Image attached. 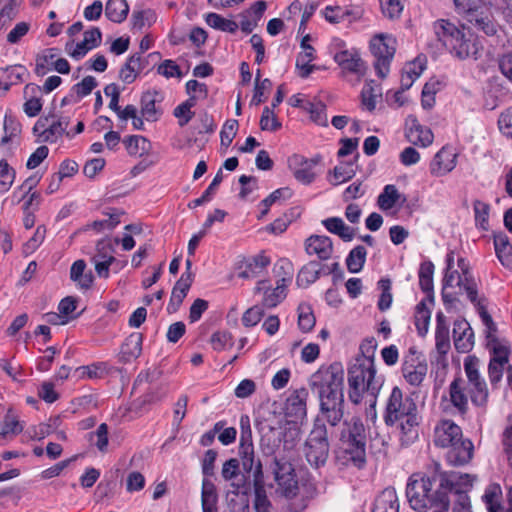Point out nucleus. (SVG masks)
<instances>
[{
  "label": "nucleus",
  "instance_id": "nucleus-1",
  "mask_svg": "<svg viewBox=\"0 0 512 512\" xmlns=\"http://www.w3.org/2000/svg\"><path fill=\"white\" fill-rule=\"evenodd\" d=\"M456 474L441 470L437 462L427 472L410 475L406 485V497L410 507L416 512H448L449 494L454 489Z\"/></svg>",
  "mask_w": 512,
  "mask_h": 512
},
{
  "label": "nucleus",
  "instance_id": "nucleus-2",
  "mask_svg": "<svg viewBox=\"0 0 512 512\" xmlns=\"http://www.w3.org/2000/svg\"><path fill=\"white\" fill-rule=\"evenodd\" d=\"M310 388L319 398V415L324 423L338 426L344 417V370L339 362L320 367L310 378Z\"/></svg>",
  "mask_w": 512,
  "mask_h": 512
},
{
  "label": "nucleus",
  "instance_id": "nucleus-3",
  "mask_svg": "<svg viewBox=\"0 0 512 512\" xmlns=\"http://www.w3.org/2000/svg\"><path fill=\"white\" fill-rule=\"evenodd\" d=\"M370 429L358 416L344 420L339 434L336 459L345 467L362 470L367 465V442Z\"/></svg>",
  "mask_w": 512,
  "mask_h": 512
},
{
  "label": "nucleus",
  "instance_id": "nucleus-4",
  "mask_svg": "<svg viewBox=\"0 0 512 512\" xmlns=\"http://www.w3.org/2000/svg\"><path fill=\"white\" fill-rule=\"evenodd\" d=\"M240 429L238 455L239 458H241L242 468L248 474L252 473L253 475V487L255 494L253 506L255 512H272V504L267 497L264 487L262 463L259 459L255 458L252 429L250 419L247 415L241 416Z\"/></svg>",
  "mask_w": 512,
  "mask_h": 512
},
{
  "label": "nucleus",
  "instance_id": "nucleus-5",
  "mask_svg": "<svg viewBox=\"0 0 512 512\" xmlns=\"http://www.w3.org/2000/svg\"><path fill=\"white\" fill-rule=\"evenodd\" d=\"M375 363L356 361L348 368L349 399L354 404L362 401L364 393L370 394L374 401L372 407H375L376 397L383 385V378L376 376Z\"/></svg>",
  "mask_w": 512,
  "mask_h": 512
},
{
  "label": "nucleus",
  "instance_id": "nucleus-6",
  "mask_svg": "<svg viewBox=\"0 0 512 512\" xmlns=\"http://www.w3.org/2000/svg\"><path fill=\"white\" fill-rule=\"evenodd\" d=\"M329 452L330 443L326 424L320 418H315L313 428L303 446L305 459L312 468L318 469L327 463Z\"/></svg>",
  "mask_w": 512,
  "mask_h": 512
},
{
  "label": "nucleus",
  "instance_id": "nucleus-7",
  "mask_svg": "<svg viewBox=\"0 0 512 512\" xmlns=\"http://www.w3.org/2000/svg\"><path fill=\"white\" fill-rule=\"evenodd\" d=\"M277 491L287 499H292L299 492L298 479L291 461L278 451L271 464Z\"/></svg>",
  "mask_w": 512,
  "mask_h": 512
},
{
  "label": "nucleus",
  "instance_id": "nucleus-8",
  "mask_svg": "<svg viewBox=\"0 0 512 512\" xmlns=\"http://www.w3.org/2000/svg\"><path fill=\"white\" fill-rule=\"evenodd\" d=\"M370 50L375 57V71L383 79L390 71V64L396 52V39L388 34L375 35L370 41Z\"/></svg>",
  "mask_w": 512,
  "mask_h": 512
},
{
  "label": "nucleus",
  "instance_id": "nucleus-9",
  "mask_svg": "<svg viewBox=\"0 0 512 512\" xmlns=\"http://www.w3.org/2000/svg\"><path fill=\"white\" fill-rule=\"evenodd\" d=\"M412 412H417L415 401L409 396L404 397L403 391L398 386L393 387L386 401L383 414L386 426H395L399 420Z\"/></svg>",
  "mask_w": 512,
  "mask_h": 512
},
{
  "label": "nucleus",
  "instance_id": "nucleus-10",
  "mask_svg": "<svg viewBox=\"0 0 512 512\" xmlns=\"http://www.w3.org/2000/svg\"><path fill=\"white\" fill-rule=\"evenodd\" d=\"M466 21L473 29L483 33L496 43L501 42L506 36L505 28L499 24L491 8L485 5L468 14Z\"/></svg>",
  "mask_w": 512,
  "mask_h": 512
},
{
  "label": "nucleus",
  "instance_id": "nucleus-11",
  "mask_svg": "<svg viewBox=\"0 0 512 512\" xmlns=\"http://www.w3.org/2000/svg\"><path fill=\"white\" fill-rule=\"evenodd\" d=\"M401 371L404 379L410 385L420 386L427 375L428 365L424 359H420L415 348L411 347L409 355L404 358Z\"/></svg>",
  "mask_w": 512,
  "mask_h": 512
},
{
  "label": "nucleus",
  "instance_id": "nucleus-12",
  "mask_svg": "<svg viewBox=\"0 0 512 512\" xmlns=\"http://www.w3.org/2000/svg\"><path fill=\"white\" fill-rule=\"evenodd\" d=\"M308 391L306 388L294 390L286 399L284 412L291 422H301L307 415Z\"/></svg>",
  "mask_w": 512,
  "mask_h": 512
},
{
  "label": "nucleus",
  "instance_id": "nucleus-13",
  "mask_svg": "<svg viewBox=\"0 0 512 512\" xmlns=\"http://www.w3.org/2000/svg\"><path fill=\"white\" fill-rule=\"evenodd\" d=\"M464 29L465 28L463 26L462 32L457 38V43H455L449 51L460 60L467 58H473L476 60L480 56L482 47L480 46L478 37L470 32L466 34Z\"/></svg>",
  "mask_w": 512,
  "mask_h": 512
},
{
  "label": "nucleus",
  "instance_id": "nucleus-14",
  "mask_svg": "<svg viewBox=\"0 0 512 512\" xmlns=\"http://www.w3.org/2000/svg\"><path fill=\"white\" fill-rule=\"evenodd\" d=\"M240 461L241 459L231 458L224 462L222 466L221 475L226 481H232L231 485L236 488V490H240L242 488L249 487L251 481L253 482L252 473L248 474L244 469L243 473L240 472Z\"/></svg>",
  "mask_w": 512,
  "mask_h": 512
},
{
  "label": "nucleus",
  "instance_id": "nucleus-15",
  "mask_svg": "<svg viewBox=\"0 0 512 512\" xmlns=\"http://www.w3.org/2000/svg\"><path fill=\"white\" fill-rule=\"evenodd\" d=\"M462 438L460 426L451 420H443L434 431V444L438 447L449 448Z\"/></svg>",
  "mask_w": 512,
  "mask_h": 512
},
{
  "label": "nucleus",
  "instance_id": "nucleus-16",
  "mask_svg": "<svg viewBox=\"0 0 512 512\" xmlns=\"http://www.w3.org/2000/svg\"><path fill=\"white\" fill-rule=\"evenodd\" d=\"M453 338L455 349L459 353H468L474 346V332L464 319H457L453 324Z\"/></svg>",
  "mask_w": 512,
  "mask_h": 512
},
{
  "label": "nucleus",
  "instance_id": "nucleus-17",
  "mask_svg": "<svg viewBox=\"0 0 512 512\" xmlns=\"http://www.w3.org/2000/svg\"><path fill=\"white\" fill-rule=\"evenodd\" d=\"M406 124L405 136L410 143L427 147L433 142L432 131L422 126L415 116H408Z\"/></svg>",
  "mask_w": 512,
  "mask_h": 512
},
{
  "label": "nucleus",
  "instance_id": "nucleus-18",
  "mask_svg": "<svg viewBox=\"0 0 512 512\" xmlns=\"http://www.w3.org/2000/svg\"><path fill=\"white\" fill-rule=\"evenodd\" d=\"M433 31L437 40L448 50L457 43L462 29L447 19H438L433 23Z\"/></svg>",
  "mask_w": 512,
  "mask_h": 512
},
{
  "label": "nucleus",
  "instance_id": "nucleus-19",
  "mask_svg": "<svg viewBox=\"0 0 512 512\" xmlns=\"http://www.w3.org/2000/svg\"><path fill=\"white\" fill-rule=\"evenodd\" d=\"M305 251L308 255H317L320 260H328L333 254V242L324 235H311L305 240Z\"/></svg>",
  "mask_w": 512,
  "mask_h": 512
},
{
  "label": "nucleus",
  "instance_id": "nucleus-20",
  "mask_svg": "<svg viewBox=\"0 0 512 512\" xmlns=\"http://www.w3.org/2000/svg\"><path fill=\"white\" fill-rule=\"evenodd\" d=\"M446 458L453 466H462L470 462L473 457L474 446L469 439L457 441L449 447Z\"/></svg>",
  "mask_w": 512,
  "mask_h": 512
},
{
  "label": "nucleus",
  "instance_id": "nucleus-21",
  "mask_svg": "<svg viewBox=\"0 0 512 512\" xmlns=\"http://www.w3.org/2000/svg\"><path fill=\"white\" fill-rule=\"evenodd\" d=\"M450 402L457 412L464 416L468 412V397L466 395L465 381L462 377H455L449 385Z\"/></svg>",
  "mask_w": 512,
  "mask_h": 512
},
{
  "label": "nucleus",
  "instance_id": "nucleus-22",
  "mask_svg": "<svg viewBox=\"0 0 512 512\" xmlns=\"http://www.w3.org/2000/svg\"><path fill=\"white\" fill-rule=\"evenodd\" d=\"M293 161L298 166L293 172L295 179L305 185L311 184L316 176L313 169L320 161V156L306 159L302 156L295 155Z\"/></svg>",
  "mask_w": 512,
  "mask_h": 512
},
{
  "label": "nucleus",
  "instance_id": "nucleus-23",
  "mask_svg": "<svg viewBox=\"0 0 512 512\" xmlns=\"http://www.w3.org/2000/svg\"><path fill=\"white\" fill-rule=\"evenodd\" d=\"M142 342L143 336L141 333H131L121 345L119 361L125 364L137 359L142 352Z\"/></svg>",
  "mask_w": 512,
  "mask_h": 512
},
{
  "label": "nucleus",
  "instance_id": "nucleus-24",
  "mask_svg": "<svg viewBox=\"0 0 512 512\" xmlns=\"http://www.w3.org/2000/svg\"><path fill=\"white\" fill-rule=\"evenodd\" d=\"M334 60L343 70L358 75H364L365 73V63L356 52L340 51L335 54Z\"/></svg>",
  "mask_w": 512,
  "mask_h": 512
},
{
  "label": "nucleus",
  "instance_id": "nucleus-25",
  "mask_svg": "<svg viewBox=\"0 0 512 512\" xmlns=\"http://www.w3.org/2000/svg\"><path fill=\"white\" fill-rule=\"evenodd\" d=\"M455 158V154L451 153V151L445 148H442L439 152L436 153L433 160L431 161V174L437 177L446 175L454 169L456 165Z\"/></svg>",
  "mask_w": 512,
  "mask_h": 512
},
{
  "label": "nucleus",
  "instance_id": "nucleus-26",
  "mask_svg": "<svg viewBox=\"0 0 512 512\" xmlns=\"http://www.w3.org/2000/svg\"><path fill=\"white\" fill-rule=\"evenodd\" d=\"M396 425L400 429L402 445H410L418 438L419 418L417 412L405 416Z\"/></svg>",
  "mask_w": 512,
  "mask_h": 512
},
{
  "label": "nucleus",
  "instance_id": "nucleus-27",
  "mask_svg": "<svg viewBox=\"0 0 512 512\" xmlns=\"http://www.w3.org/2000/svg\"><path fill=\"white\" fill-rule=\"evenodd\" d=\"M270 264L269 257L257 255L243 262L239 269L238 277L242 279L256 278Z\"/></svg>",
  "mask_w": 512,
  "mask_h": 512
},
{
  "label": "nucleus",
  "instance_id": "nucleus-28",
  "mask_svg": "<svg viewBox=\"0 0 512 512\" xmlns=\"http://www.w3.org/2000/svg\"><path fill=\"white\" fill-rule=\"evenodd\" d=\"M324 267L325 266L316 260L308 262L298 272L296 278L297 286L307 288L309 285L316 282L319 279Z\"/></svg>",
  "mask_w": 512,
  "mask_h": 512
},
{
  "label": "nucleus",
  "instance_id": "nucleus-29",
  "mask_svg": "<svg viewBox=\"0 0 512 512\" xmlns=\"http://www.w3.org/2000/svg\"><path fill=\"white\" fill-rule=\"evenodd\" d=\"M435 340L438 353L445 355L450 349V338L449 325L442 312H438L436 315Z\"/></svg>",
  "mask_w": 512,
  "mask_h": 512
},
{
  "label": "nucleus",
  "instance_id": "nucleus-30",
  "mask_svg": "<svg viewBox=\"0 0 512 512\" xmlns=\"http://www.w3.org/2000/svg\"><path fill=\"white\" fill-rule=\"evenodd\" d=\"M434 264L431 261H424L420 264L418 276L419 286L421 290L426 293V299L430 302H434Z\"/></svg>",
  "mask_w": 512,
  "mask_h": 512
},
{
  "label": "nucleus",
  "instance_id": "nucleus-31",
  "mask_svg": "<svg viewBox=\"0 0 512 512\" xmlns=\"http://www.w3.org/2000/svg\"><path fill=\"white\" fill-rule=\"evenodd\" d=\"M27 72L22 65H12L0 68V88L7 92L11 86L23 81V75Z\"/></svg>",
  "mask_w": 512,
  "mask_h": 512
},
{
  "label": "nucleus",
  "instance_id": "nucleus-32",
  "mask_svg": "<svg viewBox=\"0 0 512 512\" xmlns=\"http://www.w3.org/2000/svg\"><path fill=\"white\" fill-rule=\"evenodd\" d=\"M494 247L501 264L507 268H512V246L509 237L503 232L495 234Z\"/></svg>",
  "mask_w": 512,
  "mask_h": 512
},
{
  "label": "nucleus",
  "instance_id": "nucleus-33",
  "mask_svg": "<svg viewBox=\"0 0 512 512\" xmlns=\"http://www.w3.org/2000/svg\"><path fill=\"white\" fill-rule=\"evenodd\" d=\"M372 512H399V502L394 488H386L375 501Z\"/></svg>",
  "mask_w": 512,
  "mask_h": 512
},
{
  "label": "nucleus",
  "instance_id": "nucleus-34",
  "mask_svg": "<svg viewBox=\"0 0 512 512\" xmlns=\"http://www.w3.org/2000/svg\"><path fill=\"white\" fill-rule=\"evenodd\" d=\"M86 263L84 260H76L70 268V279L74 281L81 289H89L94 280L91 271L85 272Z\"/></svg>",
  "mask_w": 512,
  "mask_h": 512
},
{
  "label": "nucleus",
  "instance_id": "nucleus-35",
  "mask_svg": "<svg viewBox=\"0 0 512 512\" xmlns=\"http://www.w3.org/2000/svg\"><path fill=\"white\" fill-rule=\"evenodd\" d=\"M192 283L186 278H179L172 289V295L167 306L168 313H175L181 306Z\"/></svg>",
  "mask_w": 512,
  "mask_h": 512
},
{
  "label": "nucleus",
  "instance_id": "nucleus-36",
  "mask_svg": "<svg viewBox=\"0 0 512 512\" xmlns=\"http://www.w3.org/2000/svg\"><path fill=\"white\" fill-rule=\"evenodd\" d=\"M129 13V5L126 0H108L105 6L106 17L114 23H122Z\"/></svg>",
  "mask_w": 512,
  "mask_h": 512
},
{
  "label": "nucleus",
  "instance_id": "nucleus-37",
  "mask_svg": "<svg viewBox=\"0 0 512 512\" xmlns=\"http://www.w3.org/2000/svg\"><path fill=\"white\" fill-rule=\"evenodd\" d=\"M201 502L203 512H217L218 494L215 485L208 479L202 482Z\"/></svg>",
  "mask_w": 512,
  "mask_h": 512
},
{
  "label": "nucleus",
  "instance_id": "nucleus-38",
  "mask_svg": "<svg viewBox=\"0 0 512 512\" xmlns=\"http://www.w3.org/2000/svg\"><path fill=\"white\" fill-rule=\"evenodd\" d=\"M159 95L160 93L157 91H146L141 96V114L147 121L154 122L158 120V111L155 104Z\"/></svg>",
  "mask_w": 512,
  "mask_h": 512
},
{
  "label": "nucleus",
  "instance_id": "nucleus-39",
  "mask_svg": "<svg viewBox=\"0 0 512 512\" xmlns=\"http://www.w3.org/2000/svg\"><path fill=\"white\" fill-rule=\"evenodd\" d=\"M414 318L418 335L421 337L425 336L428 332L431 318V311L426 305V300H422L416 305Z\"/></svg>",
  "mask_w": 512,
  "mask_h": 512
},
{
  "label": "nucleus",
  "instance_id": "nucleus-40",
  "mask_svg": "<svg viewBox=\"0 0 512 512\" xmlns=\"http://www.w3.org/2000/svg\"><path fill=\"white\" fill-rule=\"evenodd\" d=\"M401 194L393 184L384 187L382 193L378 196L377 204L381 210L392 209L401 198Z\"/></svg>",
  "mask_w": 512,
  "mask_h": 512
},
{
  "label": "nucleus",
  "instance_id": "nucleus-41",
  "mask_svg": "<svg viewBox=\"0 0 512 512\" xmlns=\"http://www.w3.org/2000/svg\"><path fill=\"white\" fill-rule=\"evenodd\" d=\"M367 251L364 246L358 245L353 248L347 258L346 266L349 272L358 273L362 270L366 261Z\"/></svg>",
  "mask_w": 512,
  "mask_h": 512
},
{
  "label": "nucleus",
  "instance_id": "nucleus-42",
  "mask_svg": "<svg viewBox=\"0 0 512 512\" xmlns=\"http://www.w3.org/2000/svg\"><path fill=\"white\" fill-rule=\"evenodd\" d=\"M469 396L473 405L485 408L489 398V391L485 380L470 385Z\"/></svg>",
  "mask_w": 512,
  "mask_h": 512
},
{
  "label": "nucleus",
  "instance_id": "nucleus-43",
  "mask_svg": "<svg viewBox=\"0 0 512 512\" xmlns=\"http://www.w3.org/2000/svg\"><path fill=\"white\" fill-rule=\"evenodd\" d=\"M206 23L217 30L229 33H235L239 25L230 19H226L217 13H209L205 18Z\"/></svg>",
  "mask_w": 512,
  "mask_h": 512
},
{
  "label": "nucleus",
  "instance_id": "nucleus-44",
  "mask_svg": "<svg viewBox=\"0 0 512 512\" xmlns=\"http://www.w3.org/2000/svg\"><path fill=\"white\" fill-rule=\"evenodd\" d=\"M3 129L4 135L1 138V145H6L11 142L14 137L20 135L22 126L15 116L5 114Z\"/></svg>",
  "mask_w": 512,
  "mask_h": 512
},
{
  "label": "nucleus",
  "instance_id": "nucleus-45",
  "mask_svg": "<svg viewBox=\"0 0 512 512\" xmlns=\"http://www.w3.org/2000/svg\"><path fill=\"white\" fill-rule=\"evenodd\" d=\"M125 147L130 155H143L147 153L150 142L140 135H131L123 140Z\"/></svg>",
  "mask_w": 512,
  "mask_h": 512
},
{
  "label": "nucleus",
  "instance_id": "nucleus-46",
  "mask_svg": "<svg viewBox=\"0 0 512 512\" xmlns=\"http://www.w3.org/2000/svg\"><path fill=\"white\" fill-rule=\"evenodd\" d=\"M473 210L476 226L483 231H487L489 228L490 205L477 199L473 202Z\"/></svg>",
  "mask_w": 512,
  "mask_h": 512
},
{
  "label": "nucleus",
  "instance_id": "nucleus-47",
  "mask_svg": "<svg viewBox=\"0 0 512 512\" xmlns=\"http://www.w3.org/2000/svg\"><path fill=\"white\" fill-rule=\"evenodd\" d=\"M457 286L466 292L468 299L474 304V306H476L477 303L482 302V299H478V286L473 275H458Z\"/></svg>",
  "mask_w": 512,
  "mask_h": 512
},
{
  "label": "nucleus",
  "instance_id": "nucleus-48",
  "mask_svg": "<svg viewBox=\"0 0 512 512\" xmlns=\"http://www.w3.org/2000/svg\"><path fill=\"white\" fill-rule=\"evenodd\" d=\"M16 178V171L7 160H0V194H4L12 187Z\"/></svg>",
  "mask_w": 512,
  "mask_h": 512
},
{
  "label": "nucleus",
  "instance_id": "nucleus-49",
  "mask_svg": "<svg viewBox=\"0 0 512 512\" xmlns=\"http://www.w3.org/2000/svg\"><path fill=\"white\" fill-rule=\"evenodd\" d=\"M487 346L490 348L493 356L491 359H496L501 363H508L510 349L508 346L500 343L499 339L496 336H486Z\"/></svg>",
  "mask_w": 512,
  "mask_h": 512
},
{
  "label": "nucleus",
  "instance_id": "nucleus-50",
  "mask_svg": "<svg viewBox=\"0 0 512 512\" xmlns=\"http://www.w3.org/2000/svg\"><path fill=\"white\" fill-rule=\"evenodd\" d=\"M304 109L310 113V118L313 122L321 126L328 125L327 116L325 113V104L322 102L312 103L310 101H306Z\"/></svg>",
  "mask_w": 512,
  "mask_h": 512
},
{
  "label": "nucleus",
  "instance_id": "nucleus-51",
  "mask_svg": "<svg viewBox=\"0 0 512 512\" xmlns=\"http://www.w3.org/2000/svg\"><path fill=\"white\" fill-rule=\"evenodd\" d=\"M479 362V359L474 355L467 356L464 360V370L469 386L484 380L479 373Z\"/></svg>",
  "mask_w": 512,
  "mask_h": 512
},
{
  "label": "nucleus",
  "instance_id": "nucleus-52",
  "mask_svg": "<svg viewBox=\"0 0 512 512\" xmlns=\"http://www.w3.org/2000/svg\"><path fill=\"white\" fill-rule=\"evenodd\" d=\"M375 82L371 80L369 83L365 84L362 89L361 97L362 103L366 106L369 111H373L376 107V98L381 96L380 88L376 85L374 87L372 84Z\"/></svg>",
  "mask_w": 512,
  "mask_h": 512
},
{
  "label": "nucleus",
  "instance_id": "nucleus-53",
  "mask_svg": "<svg viewBox=\"0 0 512 512\" xmlns=\"http://www.w3.org/2000/svg\"><path fill=\"white\" fill-rule=\"evenodd\" d=\"M376 348L377 342L374 337L363 340L359 347L360 355L355 360L360 362L366 360L368 363H375Z\"/></svg>",
  "mask_w": 512,
  "mask_h": 512
},
{
  "label": "nucleus",
  "instance_id": "nucleus-54",
  "mask_svg": "<svg viewBox=\"0 0 512 512\" xmlns=\"http://www.w3.org/2000/svg\"><path fill=\"white\" fill-rule=\"evenodd\" d=\"M383 15L391 20L398 19L404 8L403 0H379Z\"/></svg>",
  "mask_w": 512,
  "mask_h": 512
},
{
  "label": "nucleus",
  "instance_id": "nucleus-55",
  "mask_svg": "<svg viewBox=\"0 0 512 512\" xmlns=\"http://www.w3.org/2000/svg\"><path fill=\"white\" fill-rule=\"evenodd\" d=\"M156 20V15L151 9L134 11L131 16L132 28L141 30L146 23L151 26Z\"/></svg>",
  "mask_w": 512,
  "mask_h": 512
},
{
  "label": "nucleus",
  "instance_id": "nucleus-56",
  "mask_svg": "<svg viewBox=\"0 0 512 512\" xmlns=\"http://www.w3.org/2000/svg\"><path fill=\"white\" fill-rule=\"evenodd\" d=\"M298 327L303 333L310 332L316 323L315 316L309 306H299Z\"/></svg>",
  "mask_w": 512,
  "mask_h": 512
},
{
  "label": "nucleus",
  "instance_id": "nucleus-57",
  "mask_svg": "<svg viewBox=\"0 0 512 512\" xmlns=\"http://www.w3.org/2000/svg\"><path fill=\"white\" fill-rule=\"evenodd\" d=\"M76 372H79L82 377L98 379L102 378L107 373V365L104 362L93 363L77 368Z\"/></svg>",
  "mask_w": 512,
  "mask_h": 512
},
{
  "label": "nucleus",
  "instance_id": "nucleus-58",
  "mask_svg": "<svg viewBox=\"0 0 512 512\" xmlns=\"http://www.w3.org/2000/svg\"><path fill=\"white\" fill-rule=\"evenodd\" d=\"M282 127L278 118L275 116L273 111L268 107H264L261 118H260V128L263 131H272L275 132Z\"/></svg>",
  "mask_w": 512,
  "mask_h": 512
},
{
  "label": "nucleus",
  "instance_id": "nucleus-59",
  "mask_svg": "<svg viewBox=\"0 0 512 512\" xmlns=\"http://www.w3.org/2000/svg\"><path fill=\"white\" fill-rule=\"evenodd\" d=\"M210 342L215 351H222L233 346V336L229 331H217L211 336Z\"/></svg>",
  "mask_w": 512,
  "mask_h": 512
},
{
  "label": "nucleus",
  "instance_id": "nucleus-60",
  "mask_svg": "<svg viewBox=\"0 0 512 512\" xmlns=\"http://www.w3.org/2000/svg\"><path fill=\"white\" fill-rule=\"evenodd\" d=\"M315 59L311 52L300 53L297 56L296 68L299 70L301 78H307L315 69V65L310 64Z\"/></svg>",
  "mask_w": 512,
  "mask_h": 512
},
{
  "label": "nucleus",
  "instance_id": "nucleus-61",
  "mask_svg": "<svg viewBox=\"0 0 512 512\" xmlns=\"http://www.w3.org/2000/svg\"><path fill=\"white\" fill-rule=\"evenodd\" d=\"M497 125L503 136L512 139V105L499 114Z\"/></svg>",
  "mask_w": 512,
  "mask_h": 512
},
{
  "label": "nucleus",
  "instance_id": "nucleus-62",
  "mask_svg": "<svg viewBox=\"0 0 512 512\" xmlns=\"http://www.w3.org/2000/svg\"><path fill=\"white\" fill-rule=\"evenodd\" d=\"M352 166H353L352 162H347V163H342L341 165L334 167L333 177H334L335 181H332L331 183L333 185H339V184L353 178L355 175V171L353 170Z\"/></svg>",
  "mask_w": 512,
  "mask_h": 512
},
{
  "label": "nucleus",
  "instance_id": "nucleus-63",
  "mask_svg": "<svg viewBox=\"0 0 512 512\" xmlns=\"http://www.w3.org/2000/svg\"><path fill=\"white\" fill-rule=\"evenodd\" d=\"M424 67L419 65V70H416L415 63H410L404 68L401 75V87L402 91L408 90L413 82L420 76Z\"/></svg>",
  "mask_w": 512,
  "mask_h": 512
},
{
  "label": "nucleus",
  "instance_id": "nucleus-64",
  "mask_svg": "<svg viewBox=\"0 0 512 512\" xmlns=\"http://www.w3.org/2000/svg\"><path fill=\"white\" fill-rule=\"evenodd\" d=\"M98 85L97 80L93 76H86L81 82L73 85L72 92H74L79 99L89 95L94 88Z\"/></svg>",
  "mask_w": 512,
  "mask_h": 512
}]
</instances>
